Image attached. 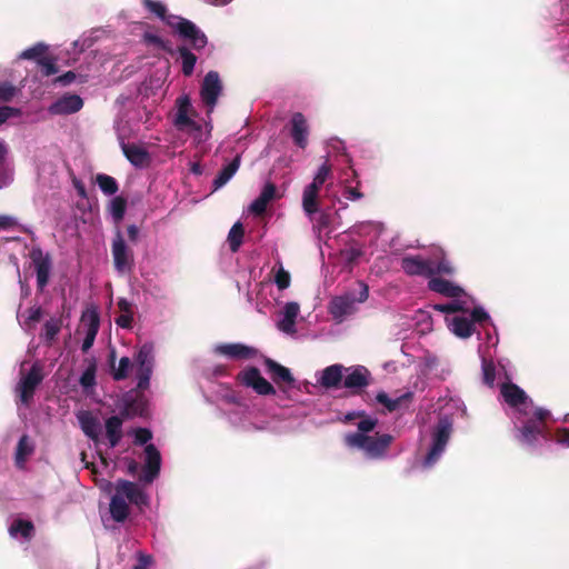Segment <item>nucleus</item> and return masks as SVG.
Masks as SVG:
<instances>
[{
    "label": "nucleus",
    "instance_id": "1",
    "mask_svg": "<svg viewBox=\"0 0 569 569\" xmlns=\"http://www.w3.org/2000/svg\"><path fill=\"white\" fill-rule=\"evenodd\" d=\"M377 425L378 419L372 418L365 412V417H361L360 421L357 423L358 431L345 435V445L349 448L362 450L370 459H383L387 456L395 437L390 433H377L376 436H369L368 433L373 431Z\"/></svg>",
    "mask_w": 569,
    "mask_h": 569
},
{
    "label": "nucleus",
    "instance_id": "2",
    "mask_svg": "<svg viewBox=\"0 0 569 569\" xmlns=\"http://www.w3.org/2000/svg\"><path fill=\"white\" fill-rule=\"evenodd\" d=\"M127 500L137 506L140 510L149 505V497L136 482L118 479L114 485V493L111 497L109 511L111 518L117 522H124L129 516Z\"/></svg>",
    "mask_w": 569,
    "mask_h": 569
},
{
    "label": "nucleus",
    "instance_id": "3",
    "mask_svg": "<svg viewBox=\"0 0 569 569\" xmlns=\"http://www.w3.org/2000/svg\"><path fill=\"white\" fill-rule=\"evenodd\" d=\"M142 3L150 12L167 21L194 50L203 49L207 46V36L192 21L181 17H173L178 19V22L173 24L167 20V8L163 3L153 0H142Z\"/></svg>",
    "mask_w": 569,
    "mask_h": 569
},
{
    "label": "nucleus",
    "instance_id": "4",
    "mask_svg": "<svg viewBox=\"0 0 569 569\" xmlns=\"http://www.w3.org/2000/svg\"><path fill=\"white\" fill-rule=\"evenodd\" d=\"M359 292L348 291L337 296L329 303V313L337 322H342L347 317L357 311V305L365 302L369 297V288L363 282H358Z\"/></svg>",
    "mask_w": 569,
    "mask_h": 569
},
{
    "label": "nucleus",
    "instance_id": "5",
    "mask_svg": "<svg viewBox=\"0 0 569 569\" xmlns=\"http://www.w3.org/2000/svg\"><path fill=\"white\" fill-rule=\"evenodd\" d=\"M119 415L126 420L148 415V399L140 390L132 389L126 392L119 406Z\"/></svg>",
    "mask_w": 569,
    "mask_h": 569
},
{
    "label": "nucleus",
    "instance_id": "6",
    "mask_svg": "<svg viewBox=\"0 0 569 569\" xmlns=\"http://www.w3.org/2000/svg\"><path fill=\"white\" fill-rule=\"evenodd\" d=\"M43 378V367L39 362H34L28 373L21 377L16 388L21 403L24 406L31 403L34 392Z\"/></svg>",
    "mask_w": 569,
    "mask_h": 569
},
{
    "label": "nucleus",
    "instance_id": "7",
    "mask_svg": "<svg viewBox=\"0 0 569 569\" xmlns=\"http://www.w3.org/2000/svg\"><path fill=\"white\" fill-rule=\"evenodd\" d=\"M450 435L451 423L447 419H441L432 433V445L423 460L425 467H431L439 460L450 439Z\"/></svg>",
    "mask_w": 569,
    "mask_h": 569
},
{
    "label": "nucleus",
    "instance_id": "8",
    "mask_svg": "<svg viewBox=\"0 0 569 569\" xmlns=\"http://www.w3.org/2000/svg\"><path fill=\"white\" fill-rule=\"evenodd\" d=\"M236 379L240 385L252 388L260 396L276 395L274 387L261 376L257 367H247L237 375Z\"/></svg>",
    "mask_w": 569,
    "mask_h": 569
},
{
    "label": "nucleus",
    "instance_id": "9",
    "mask_svg": "<svg viewBox=\"0 0 569 569\" xmlns=\"http://www.w3.org/2000/svg\"><path fill=\"white\" fill-rule=\"evenodd\" d=\"M30 259L36 270L37 290L43 292L50 280L52 269L51 256L44 253L41 248L37 247L30 251Z\"/></svg>",
    "mask_w": 569,
    "mask_h": 569
},
{
    "label": "nucleus",
    "instance_id": "10",
    "mask_svg": "<svg viewBox=\"0 0 569 569\" xmlns=\"http://www.w3.org/2000/svg\"><path fill=\"white\" fill-rule=\"evenodd\" d=\"M111 251L113 257V266L118 272L130 271L133 267V252L126 244V241L118 230L116 237L112 240Z\"/></svg>",
    "mask_w": 569,
    "mask_h": 569
},
{
    "label": "nucleus",
    "instance_id": "11",
    "mask_svg": "<svg viewBox=\"0 0 569 569\" xmlns=\"http://www.w3.org/2000/svg\"><path fill=\"white\" fill-rule=\"evenodd\" d=\"M177 112L173 119V126L182 131L186 129L199 130L200 126L192 119L197 116L193 109L190 98L184 94L176 100Z\"/></svg>",
    "mask_w": 569,
    "mask_h": 569
},
{
    "label": "nucleus",
    "instance_id": "12",
    "mask_svg": "<svg viewBox=\"0 0 569 569\" xmlns=\"http://www.w3.org/2000/svg\"><path fill=\"white\" fill-rule=\"evenodd\" d=\"M371 373L363 366L345 367L343 387L350 390L351 395H361L365 388L370 385Z\"/></svg>",
    "mask_w": 569,
    "mask_h": 569
},
{
    "label": "nucleus",
    "instance_id": "13",
    "mask_svg": "<svg viewBox=\"0 0 569 569\" xmlns=\"http://www.w3.org/2000/svg\"><path fill=\"white\" fill-rule=\"evenodd\" d=\"M222 92V83L217 71H209L201 84L200 96L202 102L212 110Z\"/></svg>",
    "mask_w": 569,
    "mask_h": 569
},
{
    "label": "nucleus",
    "instance_id": "14",
    "mask_svg": "<svg viewBox=\"0 0 569 569\" xmlns=\"http://www.w3.org/2000/svg\"><path fill=\"white\" fill-rule=\"evenodd\" d=\"M83 107V100L76 93H66L48 108V112L52 116H66L80 111Z\"/></svg>",
    "mask_w": 569,
    "mask_h": 569
},
{
    "label": "nucleus",
    "instance_id": "15",
    "mask_svg": "<svg viewBox=\"0 0 569 569\" xmlns=\"http://www.w3.org/2000/svg\"><path fill=\"white\" fill-rule=\"evenodd\" d=\"M400 267L408 276H433V263L421 256H406L400 261Z\"/></svg>",
    "mask_w": 569,
    "mask_h": 569
},
{
    "label": "nucleus",
    "instance_id": "16",
    "mask_svg": "<svg viewBox=\"0 0 569 569\" xmlns=\"http://www.w3.org/2000/svg\"><path fill=\"white\" fill-rule=\"evenodd\" d=\"M146 463L143 466L140 481L144 483H151L160 472L161 456L154 445L149 443L144 448Z\"/></svg>",
    "mask_w": 569,
    "mask_h": 569
},
{
    "label": "nucleus",
    "instance_id": "17",
    "mask_svg": "<svg viewBox=\"0 0 569 569\" xmlns=\"http://www.w3.org/2000/svg\"><path fill=\"white\" fill-rule=\"evenodd\" d=\"M539 438L549 439L548 430L536 420L528 419L521 428L518 429L517 439L526 446H535Z\"/></svg>",
    "mask_w": 569,
    "mask_h": 569
},
{
    "label": "nucleus",
    "instance_id": "18",
    "mask_svg": "<svg viewBox=\"0 0 569 569\" xmlns=\"http://www.w3.org/2000/svg\"><path fill=\"white\" fill-rule=\"evenodd\" d=\"M120 148L127 160L136 168H144L150 164L151 158L148 150L136 143H128L120 138Z\"/></svg>",
    "mask_w": 569,
    "mask_h": 569
},
{
    "label": "nucleus",
    "instance_id": "19",
    "mask_svg": "<svg viewBox=\"0 0 569 569\" xmlns=\"http://www.w3.org/2000/svg\"><path fill=\"white\" fill-rule=\"evenodd\" d=\"M290 134L296 146L305 149L308 146L309 126L306 117L301 112L292 114Z\"/></svg>",
    "mask_w": 569,
    "mask_h": 569
},
{
    "label": "nucleus",
    "instance_id": "20",
    "mask_svg": "<svg viewBox=\"0 0 569 569\" xmlns=\"http://www.w3.org/2000/svg\"><path fill=\"white\" fill-rule=\"evenodd\" d=\"M216 352L233 360L251 359L257 350L242 343H221L216 347Z\"/></svg>",
    "mask_w": 569,
    "mask_h": 569
},
{
    "label": "nucleus",
    "instance_id": "21",
    "mask_svg": "<svg viewBox=\"0 0 569 569\" xmlns=\"http://www.w3.org/2000/svg\"><path fill=\"white\" fill-rule=\"evenodd\" d=\"M82 321L87 322V331L81 346V350L82 352H88V350L94 343L100 327V317L98 311L94 309L88 310L86 313L82 315Z\"/></svg>",
    "mask_w": 569,
    "mask_h": 569
},
{
    "label": "nucleus",
    "instance_id": "22",
    "mask_svg": "<svg viewBox=\"0 0 569 569\" xmlns=\"http://www.w3.org/2000/svg\"><path fill=\"white\" fill-rule=\"evenodd\" d=\"M345 367L336 363L322 370L321 378L318 380L320 386L326 389H337L343 387Z\"/></svg>",
    "mask_w": 569,
    "mask_h": 569
},
{
    "label": "nucleus",
    "instance_id": "23",
    "mask_svg": "<svg viewBox=\"0 0 569 569\" xmlns=\"http://www.w3.org/2000/svg\"><path fill=\"white\" fill-rule=\"evenodd\" d=\"M428 288L447 298H458L465 293V290L460 286L440 277H430Z\"/></svg>",
    "mask_w": 569,
    "mask_h": 569
},
{
    "label": "nucleus",
    "instance_id": "24",
    "mask_svg": "<svg viewBox=\"0 0 569 569\" xmlns=\"http://www.w3.org/2000/svg\"><path fill=\"white\" fill-rule=\"evenodd\" d=\"M263 363L276 385L281 386V383H284L292 386L295 383V378L287 367L278 363L271 358H266Z\"/></svg>",
    "mask_w": 569,
    "mask_h": 569
},
{
    "label": "nucleus",
    "instance_id": "25",
    "mask_svg": "<svg viewBox=\"0 0 569 569\" xmlns=\"http://www.w3.org/2000/svg\"><path fill=\"white\" fill-rule=\"evenodd\" d=\"M277 197V187L272 182H267L259 197L252 201L250 204V211L256 216H262L270 201H272Z\"/></svg>",
    "mask_w": 569,
    "mask_h": 569
},
{
    "label": "nucleus",
    "instance_id": "26",
    "mask_svg": "<svg viewBox=\"0 0 569 569\" xmlns=\"http://www.w3.org/2000/svg\"><path fill=\"white\" fill-rule=\"evenodd\" d=\"M78 420L83 433L90 438L94 443L100 441L101 426L97 417L90 411H81L78 415Z\"/></svg>",
    "mask_w": 569,
    "mask_h": 569
},
{
    "label": "nucleus",
    "instance_id": "27",
    "mask_svg": "<svg viewBox=\"0 0 569 569\" xmlns=\"http://www.w3.org/2000/svg\"><path fill=\"white\" fill-rule=\"evenodd\" d=\"M500 393L503 400L512 408L526 403L528 396L519 386L512 382H505L500 386Z\"/></svg>",
    "mask_w": 569,
    "mask_h": 569
},
{
    "label": "nucleus",
    "instance_id": "28",
    "mask_svg": "<svg viewBox=\"0 0 569 569\" xmlns=\"http://www.w3.org/2000/svg\"><path fill=\"white\" fill-rule=\"evenodd\" d=\"M300 312V306L298 302L290 301L283 307L282 319L278 322V328L286 333L296 332V319Z\"/></svg>",
    "mask_w": 569,
    "mask_h": 569
},
{
    "label": "nucleus",
    "instance_id": "29",
    "mask_svg": "<svg viewBox=\"0 0 569 569\" xmlns=\"http://www.w3.org/2000/svg\"><path fill=\"white\" fill-rule=\"evenodd\" d=\"M126 419L120 415L109 417L104 422L106 436L111 448L119 445L123 437L122 425Z\"/></svg>",
    "mask_w": 569,
    "mask_h": 569
},
{
    "label": "nucleus",
    "instance_id": "30",
    "mask_svg": "<svg viewBox=\"0 0 569 569\" xmlns=\"http://www.w3.org/2000/svg\"><path fill=\"white\" fill-rule=\"evenodd\" d=\"M449 328L459 338H469L475 331L472 320L460 316H456L450 320Z\"/></svg>",
    "mask_w": 569,
    "mask_h": 569
},
{
    "label": "nucleus",
    "instance_id": "31",
    "mask_svg": "<svg viewBox=\"0 0 569 569\" xmlns=\"http://www.w3.org/2000/svg\"><path fill=\"white\" fill-rule=\"evenodd\" d=\"M240 167V156H236L227 166H224L213 180L214 190L223 187L238 171Z\"/></svg>",
    "mask_w": 569,
    "mask_h": 569
},
{
    "label": "nucleus",
    "instance_id": "32",
    "mask_svg": "<svg viewBox=\"0 0 569 569\" xmlns=\"http://www.w3.org/2000/svg\"><path fill=\"white\" fill-rule=\"evenodd\" d=\"M116 350L111 349L109 355V362L112 369V377L114 380L120 381L129 376V370L132 366L130 358L122 357L119 361L118 368H114Z\"/></svg>",
    "mask_w": 569,
    "mask_h": 569
},
{
    "label": "nucleus",
    "instance_id": "33",
    "mask_svg": "<svg viewBox=\"0 0 569 569\" xmlns=\"http://www.w3.org/2000/svg\"><path fill=\"white\" fill-rule=\"evenodd\" d=\"M62 327V320L59 318H51L47 320L43 325V332L41 338L48 347H51L56 337L60 332Z\"/></svg>",
    "mask_w": 569,
    "mask_h": 569
},
{
    "label": "nucleus",
    "instance_id": "34",
    "mask_svg": "<svg viewBox=\"0 0 569 569\" xmlns=\"http://www.w3.org/2000/svg\"><path fill=\"white\" fill-rule=\"evenodd\" d=\"M244 236V229L241 222H236L229 233H228V242L230 250L232 252H237L239 248L241 247L242 240Z\"/></svg>",
    "mask_w": 569,
    "mask_h": 569
},
{
    "label": "nucleus",
    "instance_id": "35",
    "mask_svg": "<svg viewBox=\"0 0 569 569\" xmlns=\"http://www.w3.org/2000/svg\"><path fill=\"white\" fill-rule=\"evenodd\" d=\"M182 62V73L187 77L193 73L197 57L184 46L178 48Z\"/></svg>",
    "mask_w": 569,
    "mask_h": 569
},
{
    "label": "nucleus",
    "instance_id": "36",
    "mask_svg": "<svg viewBox=\"0 0 569 569\" xmlns=\"http://www.w3.org/2000/svg\"><path fill=\"white\" fill-rule=\"evenodd\" d=\"M12 536L20 533L23 538H31L34 532V526L29 520L17 519L14 520L9 529Z\"/></svg>",
    "mask_w": 569,
    "mask_h": 569
},
{
    "label": "nucleus",
    "instance_id": "37",
    "mask_svg": "<svg viewBox=\"0 0 569 569\" xmlns=\"http://www.w3.org/2000/svg\"><path fill=\"white\" fill-rule=\"evenodd\" d=\"M96 181H97L100 190L104 194L112 196V194L117 193L119 190L117 180L113 177L108 176L106 173L97 174Z\"/></svg>",
    "mask_w": 569,
    "mask_h": 569
},
{
    "label": "nucleus",
    "instance_id": "38",
    "mask_svg": "<svg viewBox=\"0 0 569 569\" xmlns=\"http://www.w3.org/2000/svg\"><path fill=\"white\" fill-rule=\"evenodd\" d=\"M47 51H48V46L42 42H38L34 46L22 51L20 54V59L34 60V61H37V63H39L40 59L46 58Z\"/></svg>",
    "mask_w": 569,
    "mask_h": 569
},
{
    "label": "nucleus",
    "instance_id": "39",
    "mask_svg": "<svg viewBox=\"0 0 569 569\" xmlns=\"http://www.w3.org/2000/svg\"><path fill=\"white\" fill-rule=\"evenodd\" d=\"M319 193L303 190L302 194V208L308 216L315 214L319 211L318 206Z\"/></svg>",
    "mask_w": 569,
    "mask_h": 569
},
{
    "label": "nucleus",
    "instance_id": "40",
    "mask_svg": "<svg viewBox=\"0 0 569 569\" xmlns=\"http://www.w3.org/2000/svg\"><path fill=\"white\" fill-rule=\"evenodd\" d=\"M32 451L33 447L29 443L28 436H22L18 441L16 450L17 465H22L26 461L27 457L32 453Z\"/></svg>",
    "mask_w": 569,
    "mask_h": 569
},
{
    "label": "nucleus",
    "instance_id": "41",
    "mask_svg": "<svg viewBox=\"0 0 569 569\" xmlns=\"http://www.w3.org/2000/svg\"><path fill=\"white\" fill-rule=\"evenodd\" d=\"M152 346L143 345L140 347L139 351L136 356V361L139 366V369L152 368Z\"/></svg>",
    "mask_w": 569,
    "mask_h": 569
},
{
    "label": "nucleus",
    "instance_id": "42",
    "mask_svg": "<svg viewBox=\"0 0 569 569\" xmlns=\"http://www.w3.org/2000/svg\"><path fill=\"white\" fill-rule=\"evenodd\" d=\"M482 381L486 386L492 388L496 381V366L492 360L482 359Z\"/></svg>",
    "mask_w": 569,
    "mask_h": 569
},
{
    "label": "nucleus",
    "instance_id": "43",
    "mask_svg": "<svg viewBox=\"0 0 569 569\" xmlns=\"http://www.w3.org/2000/svg\"><path fill=\"white\" fill-rule=\"evenodd\" d=\"M127 209L126 198L118 196L111 200V214L116 222L123 219Z\"/></svg>",
    "mask_w": 569,
    "mask_h": 569
},
{
    "label": "nucleus",
    "instance_id": "44",
    "mask_svg": "<svg viewBox=\"0 0 569 569\" xmlns=\"http://www.w3.org/2000/svg\"><path fill=\"white\" fill-rule=\"evenodd\" d=\"M96 371H97V365L96 361L92 360L89 366L86 368L83 373L80 377V385L83 388H91L96 385Z\"/></svg>",
    "mask_w": 569,
    "mask_h": 569
},
{
    "label": "nucleus",
    "instance_id": "45",
    "mask_svg": "<svg viewBox=\"0 0 569 569\" xmlns=\"http://www.w3.org/2000/svg\"><path fill=\"white\" fill-rule=\"evenodd\" d=\"M433 310L442 312V313H455V312H465L466 309L463 307V302L461 301H451L447 303H437L433 306Z\"/></svg>",
    "mask_w": 569,
    "mask_h": 569
},
{
    "label": "nucleus",
    "instance_id": "46",
    "mask_svg": "<svg viewBox=\"0 0 569 569\" xmlns=\"http://www.w3.org/2000/svg\"><path fill=\"white\" fill-rule=\"evenodd\" d=\"M28 317L24 320V327L33 329L36 323L40 321L43 316V309L40 306L30 307L28 310Z\"/></svg>",
    "mask_w": 569,
    "mask_h": 569
},
{
    "label": "nucleus",
    "instance_id": "47",
    "mask_svg": "<svg viewBox=\"0 0 569 569\" xmlns=\"http://www.w3.org/2000/svg\"><path fill=\"white\" fill-rule=\"evenodd\" d=\"M405 397H399L397 399H390L389 396L385 391L378 392L376 399L379 403L383 405L389 412L397 410L400 406L401 400Z\"/></svg>",
    "mask_w": 569,
    "mask_h": 569
},
{
    "label": "nucleus",
    "instance_id": "48",
    "mask_svg": "<svg viewBox=\"0 0 569 569\" xmlns=\"http://www.w3.org/2000/svg\"><path fill=\"white\" fill-rule=\"evenodd\" d=\"M38 64L41 67L43 77L56 74L59 71L56 58L46 57L44 59H40Z\"/></svg>",
    "mask_w": 569,
    "mask_h": 569
},
{
    "label": "nucleus",
    "instance_id": "49",
    "mask_svg": "<svg viewBox=\"0 0 569 569\" xmlns=\"http://www.w3.org/2000/svg\"><path fill=\"white\" fill-rule=\"evenodd\" d=\"M291 282V276L290 273L280 266L274 274V283L279 290H284L289 288Z\"/></svg>",
    "mask_w": 569,
    "mask_h": 569
},
{
    "label": "nucleus",
    "instance_id": "50",
    "mask_svg": "<svg viewBox=\"0 0 569 569\" xmlns=\"http://www.w3.org/2000/svg\"><path fill=\"white\" fill-rule=\"evenodd\" d=\"M363 251L359 247H349L341 251L342 258L349 263H357L360 257H362Z\"/></svg>",
    "mask_w": 569,
    "mask_h": 569
},
{
    "label": "nucleus",
    "instance_id": "51",
    "mask_svg": "<svg viewBox=\"0 0 569 569\" xmlns=\"http://www.w3.org/2000/svg\"><path fill=\"white\" fill-rule=\"evenodd\" d=\"M446 274V276H452L455 273V267L452 263L442 257L436 266H433V274Z\"/></svg>",
    "mask_w": 569,
    "mask_h": 569
},
{
    "label": "nucleus",
    "instance_id": "52",
    "mask_svg": "<svg viewBox=\"0 0 569 569\" xmlns=\"http://www.w3.org/2000/svg\"><path fill=\"white\" fill-rule=\"evenodd\" d=\"M152 439V432L147 428H137L134 430V443L136 445H149L148 442Z\"/></svg>",
    "mask_w": 569,
    "mask_h": 569
},
{
    "label": "nucleus",
    "instance_id": "53",
    "mask_svg": "<svg viewBox=\"0 0 569 569\" xmlns=\"http://www.w3.org/2000/svg\"><path fill=\"white\" fill-rule=\"evenodd\" d=\"M7 149L6 146L0 141V189L7 186L8 177L4 169Z\"/></svg>",
    "mask_w": 569,
    "mask_h": 569
},
{
    "label": "nucleus",
    "instance_id": "54",
    "mask_svg": "<svg viewBox=\"0 0 569 569\" xmlns=\"http://www.w3.org/2000/svg\"><path fill=\"white\" fill-rule=\"evenodd\" d=\"M152 368L139 369L138 372V389L143 390L149 387Z\"/></svg>",
    "mask_w": 569,
    "mask_h": 569
},
{
    "label": "nucleus",
    "instance_id": "55",
    "mask_svg": "<svg viewBox=\"0 0 569 569\" xmlns=\"http://www.w3.org/2000/svg\"><path fill=\"white\" fill-rule=\"evenodd\" d=\"M14 94L16 88L11 83L6 82L0 84V101H11Z\"/></svg>",
    "mask_w": 569,
    "mask_h": 569
},
{
    "label": "nucleus",
    "instance_id": "56",
    "mask_svg": "<svg viewBox=\"0 0 569 569\" xmlns=\"http://www.w3.org/2000/svg\"><path fill=\"white\" fill-rule=\"evenodd\" d=\"M332 222V216L329 212L321 211L316 220V228L323 230L330 227Z\"/></svg>",
    "mask_w": 569,
    "mask_h": 569
},
{
    "label": "nucleus",
    "instance_id": "57",
    "mask_svg": "<svg viewBox=\"0 0 569 569\" xmlns=\"http://www.w3.org/2000/svg\"><path fill=\"white\" fill-rule=\"evenodd\" d=\"M488 319H489V315L481 307H476L471 311L470 320H472L473 326L476 322L482 323V322L487 321Z\"/></svg>",
    "mask_w": 569,
    "mask_h": 569
},
{
    "label": "nucleus",
    "instance_id": "58",
    "mask_svg": "<svg viewBox=\"0 0 569 569\" xmlns=\"http://www.w3.org/2000/svg\"><path fill=\"white\" fill-rule=\"evenodd\" d=\"M76 78H77L76 72L67 71L66 73L57 77L53 80V83L54 84H61V86H68V84L72 83L76 80Z\"/></svg>",
    "mask_w": 569,
    "mask_h": 569
},
{
    "label": "nucleus",
    "instance_id": "59",
    "mask_svg": "<svg viewBox=\"0 0 569 569\" xmlns=\"http://www.w3.org/2000/svg\"><path fill=\"white\" fill-rule=\"evenodd\" d=\"M549 417H550V411H548L547 409H543V408H537L535 410L533 417L531 419L536 420L537 422L542 425L545 427V429H547L546 421H547V419H549Z\"/></svg>",
    "mask_w": 569,
    "mask_h": 569
},
{
    "label": "nucleus",
    "instance_id": "60",
    "mask_svg": "<svg viewBox=\"0 0 569 569\" xmlns=\"http://www.w3.org/2000/svg\"><path fill=\"white\" fill-rule=\"evenodd\" d=\"M18 224L16 218L8 214H0V229L8 230Z\"/></svg>",
    "mask_w": 569,
    "mask_h": 569
},
{
    "label": "nucleus",
    "instance_id": "61",
    "mask_svg": "<svg viewBox=\"0 0 569 569\" xmlns=\"http://www.w3.org/2000/svg\"><path fill=\"white\" fill-rule=\"evenodd\" d=\"M133 322L132 313H121L116 318V323L121 328H131Z\"/></svg>",
    "mask_w": 569,
    "mask_h": 569
},
{
    "label": "nucleus",
    "instance_id": "62",
    "mask_svg": "<svg viewBox=\"0 0 569 569\" xmlns=\"http://www.w3.org/2000/svg\"><path fill=\"white\" fill-rule=\"evenodd\" d=\"M330 172L331 166L328 162H325L322 166H320L315 177L326 182Z\"/></svg>",
    "mask_w": 569,
    "mask_h": 569
},
{
    "label": "nucleus",
    "instance_id": "63",
    "mask_svg": "<svg viewBox=\"0 0 569 569\" xmlns=\"http://www.w3.org/2000/svg\"><path fill=\"white\" fill-rule=\"evenodd\" d=\"M18 109L11 107H0V124L6 122L11 116L16 114Z\"/></svg>",
    "mask_w": 569,
    "mask_h": 569
},
{
    "label": "nucleus",
    "instance_id": "64",
    "mask_svg": "<svg viewBox=\"0 0 569 569\" xmlns=\"http://www.w3.org/2000/svg\"><path fill=\"white\" fill-rule=\"evenodd\" d=\"M558 441L569 446V428H561L557 431Z\"/></svg>",
    "mask_w": 569,
    "mask_h": 569
}]
</instances>
